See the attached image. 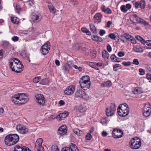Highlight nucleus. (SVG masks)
<instances>
[{"label": "nucleus", "mask_w": 151, "mask_h": 151, "mask_svg": "<svg viewBox=\"0 0 151 151\" xmlns=\"http://www.w3.org/2000/svg\"><path fill=\"white\" fill-rule=\"evenodd\" d=\"M140 7L142 9H144L145 6V1L143 0H141L139 2Z\"/></svg>", "instance_id": "obj_41"}, {"label": "nucleus", "mask_w": 151, "mask_h": 151, "mask_svg": "<svg viewBox=\"0 0 151 151\" xmlns=\"http://www.w3.org/2000/svg\"><path fill=\"white\" fill-rule=\"evenodd\" d=\"M124 36L125 37L126 39H129L131 37V36L128 34H124Z\"/></svg>", "instance_id": "obj_54"}, {"label": "nucleus", "mask_w": 151, "mask_h": 151, "mask_svg": "<svg viewBox=\"0 0 151 151\" xmlns=\"http://www.w3.org/2000/svg\"><path fill=\"white\" fill-rule=\"evenodd\" d=\"M117 112L119 115L123 117L127 116L129 113V112L127 111L126 113V111H124V110H122V109L119 108L117 109Z\"/></svg>", "instance_id": "obj_22"}, {"label": "nucleus", "mask_w": 151, "mask_h": 151, "mask_svg": "<svg viewBox=\"0 0 151 151\" xmlns=\"http://www.w3.org/2000/svg\"><path fill=\"white\" fill-rule=\"evenodd\" d=\"M132 91L134 94H140L142 93V88L139 87L133 88L132 89Z\"/></svg>", "instance_id": "obj_27"}, {"label": "nucleus", "mask_w": 151, "mask_h": 151, "mask_svg": "<svg viewBox=\"0 0 151 151\" xmlns=\"http://www.w3.org/2000/svg\"><path fill=\"white\" fill-rule=\"evenodd\" d=\"M92 39L93 40L99 42L103 41V39L101 37L98 36L96 35H93L92 38Z\"/></svg>", "instance_id": "obj_31"}, {"label": "nucleus", "mask_w": 151, "mask_h": 151, "mask_svg": "<svg viewBox=\"0 0 151 151\" xmlns=\"http://www.w3.org/2000/svg\"><path fill=\"white\" fill-rule=\"evenodd\" d=\"M67 131V128L65 125H63L58 129V133L59 134L64 135L66 134Z\"/></svg>", "instance_id": "obj_17"}, {"label": "nucleus", "mask_w": 151, "mask_h": 151, "mask_svg": "<svg viewBox=\"0 0 151 151\" xmlns=\"http://www.w3.org/2000/svg\"><path fill=\"white\" fill-rule=\"evenodd\" d=\"M16 128L17 131L22 134H27L28 131V128L27 127L22 124L18 125Z\"/></svg>", "instance_id": "obj_11"}, {"label": "nucleus", "mask_w": 151, "mask_h": 151, "mask_svg": "<svg viewBox=\"0 0 151 151\" xmlns=\"http://www.w3.org/2000/svg\"><path fill=\"white\" fill-rule=\"evenodd\" d=\"M48 3L49 4L48 7L50 12L53 14H55L56 12V9L51 2H49Z\"/></svg>", "instance_id": "obj_26"}, {"label": "nucleus", "mask_w": 151, "mask_h": 151, "mask_svg": "<svg viewBox=\"0 0 151 151\" xmlns=\"http://www.w3.org/2000/svg\"><path fill=\"white\" fill-rule=\"evenodd\" d=\"M86 139L88 140H90L92 138V135L90 133H88L86 135Z\"/></svg>", "instance_id": "obj_49"}, {"label": "nucleus", "mask_w": 151, "mask_h": 151, "mask_svg": "<svg viewBox=\"0 0 151 151\" xmlns=\"http://www.w3.org/2000/svg\"><path fill=\"white\" fill-rule=\"evenodd\" d=\"M51 151H59L58 147L56 146H52L51 147Z\"/></svg>", "instance_id": "obj_46"}, {"label": "nucleus", "mask_w": 151, "mask_h": 151, "mask_svg": "<svg viewBox=\"0 0 151 151\" xmlns=\"http://www.w3.org/2000/svg\"><path fill=\"white\" fill-rule=\"evenodd\" d=\"M116 106L114 103H112L109 108L106 109V113L108 116H111L113 115L116 109Z\"/></svg>", "instance_id": "obj_10"}, {"label": "nucleus", "mask_w": 151, "mask_h": 151, "mask_svg": "<svg viewBox=\"0 0 151 151\" xmlns=\"http://www.w3.org/2000/svg\"><path fill=\"white\" fill-rule=\"evenodd\" d=\"M50 47V42L49 41L47 42L42 46L40 49V51L41 52L43 55L47 54L49 52Z\"/></svg>", "instance_id": "obj_8"}, {"label": "nucleus", "mask_w": 151, "mask_h": 151, "mask_svg": "<svg viewBox=\"0 0 151 151\" xmlns=\"http://www.w3.org/2000/svg\"><path fill=\"white\" fill-rule=\"evenodd\" d=\"M19 38L17 36H13L12 38V40L14 42H16L18 40Z\"/></svg>", "instance_id": "obj_53"}, {"label": "nucleus", "mask_w": 151, "mask_h": 151, "mask_svg": "<svg viewBox=\"0 0 151 151\" xmlns=\"http://www.w3.org/2000/svg\"><path fill=\"white\" fill-rule=\"evenodd\" d=\"M73 66V63L72 61H70L64 65L63 69L64 71L68 73L69 70L72 68Z\"/></svg>", "instance_id": "obj_16"}, {"label": "nucleus", "mask_w": 151, "mask_h": 151, "mask_svg": "<svg viewBox=\"0 0 151 151\" xmlns=\"http://www.w3.org/2000/svg\"><path fill=\"white\" fill-rule=\"evenodd\" d=\"M118 108L122 109V110H124V111H126V113H127V111L129 112V108L126 103L120 104Z\"/></svg>", "instance_id": "obj_25"}, {"label": "nucleus", "mask_w": 151, "mask_h": 151, "mask_svg": "<svg viewBox=\"0 0 151 151\" xmlns=\"http://www.w3.org/2000/svg\"><path fill=\"white\" fill-rule=\"evenodd\" d=\"M94 17L96 20L99 21L98 22H100L102 17V15L100 13H97L94 15Z\"/></svg>", "instance_id": "obj_30"}, {"label": "nucleus", "mask_w": 151, "mask_h": 151, "mask_svg": "<svg viewBox=\"0 0 151 151\" xmlns=\"http://www.w3.org/2000/svg\"><path fill=\"white\" fill-rule=\"evenodd\" d=\"M49 81L47 79L45 78L42 79L40 83V84L44 85H46L48 84Z\"/></svg>", "instance_id": "obj_37"}, {"label": "nucleus", "mask_w": 151, "mask_h": 151, "mask_svg": "<svg viewBox=\"0 0 151 151\" xmlns=\"http://www.w3.org/2000/svg\"><path fill=\"white\" fill-rule=\"evenodd\" d=\"M28 96L23 93L15 94L11 98L12 102L18 105L24 104L28 101Z\"/></svg>", "instance_id": "obj_1"}, {"label": "nucleus", "mask_w": 151, "mask_h": 151, "mask_svg": "<svg viewBox=\"0 0 151 151\" xmlns=\"http://www.w3.org/2000/svg\"><path fill=\"white\" fill-rule=\"evenodd\" d=\"M41 15L39 14H33L31 16L32 20L33 22H40L41 20Z\"/></svg>", "instance_id": "obj_18"}, {"label": "nucleus", "mask_w": 151, "mask_h": 151, "mask_svg": "<svg viewBox=\"0 0 151 151\" xmlns=\"http://www.w3.org/2000/svg\"><path fill=\"white\" fill-rule=\"evenodd\" d=\"M74 47H75V50H78L80 49L81 47L79 45V44L78 43H76L75 44Z\"/></svg>", "instance_id": "obj_60"}, {"label": "nucleus", "mask_w": 151, "mask_h": 151, "mask_svg": "<svg viewBox=\"0 0 151 151\" xmlns=\"http://www.w3.org/2000/svg\"><path fill=\"white\" fill-rule=\"evenodd\" d=\"M80 86L84 90H86L90 88L91 86V82L79 83Z\"/></svg>", "instance_id": "obj_20"}, {"label": "nucleus", "mask_w": 151, "mask_h": 151, "mask_svg": "<svg viewBox=\"0 0 151 151\" xmlns=\"http://www.w3.org/2000/svg\"><path fill=\"white\" fill-rule=\"evenodd\" d=\"M139 71L140 72L139 74L140 75H143L145 73V70L142 68H140Z\"/></svg>", "instance_id": "obj_56"}, {"label": "nucleus", "mask_w": 151, "mask_h": 151, "mask_svg": "<svg viewBox=\"0 0 151 151\" xmlns=\"http://www.w3.org/2000/svg\"><path fill=\"white\" fill-rule=\"evenodd\" d=\"M122 64L125 66H127L130 65H131V63L130 62L124 61L122 63Z\"/></svg>", "instance_id": "obj_47"}, {"label": "nucleus", "mask_w": 151, "mask_h": 151, "mask_svg": "<svg viewBox=\"0 0 151 151\" xmlns=\"http://www.w3.org/2000/svg\"><path fill=\"white\" fill-rule=\"evenodd\" d=\"M89 65L90 67L98 70L102 69L105 66L103 63L100 62H90L89 63Z\"/></svg>", "instance_id": "obj_9"}, {"label": "nucleus", "mask_w": 151, "mask_h": 151, "mask_svg": "<svg viewBox=\"0 0 151 151\" xmlns=\"http://www.w3.org/2000/svg\"><path fill=\"white\" fill-rule=\"evenodd\" d=\"M134 5L136 9L138 8L139 7H140L139 3L138 2H135L134 4Z\"/></svg>", "instance_id": "obj_62"}, {"label": "nucleus", "mask_w": 151, "mask_h": 151, "mask_svg": "<svg viewBox=\"0 0 151 151\" xmlns=\"http://www.w3.org/2000/svg\"><path fill=\"white\" fill-rule=\"evenodd\" d=\"M73 132L78 136L82 135L84 134L83 132L78 128H75L73 129Z\"/></svg>", "instance_id": "obj_28"}, {"label": "nucleus", "mask_w": 151, "mask_h": 151, "mask_svg": "<svg viewBox=\"0 0 151 151\" xmlns=\"http://www.w3.org/2000/svg\"><path fill=\"white\" fill-rule=\"evenodd\" d=\"M132 63L136 65H138L139 64V62L138 60L137 59H134Z\"/></svg>", "instance_id": "obj_55"}, {"label": "nucleus", "mask_w": 151, "mask_h": 151, "mask_svg": "<svg viewBox=\"0 0 151 151\" xmlns=\"http://www.w3.org/2000/svg\"><path fill=\"white\" fill-rule=\"evenodd\" d=\"M120 8L122 12L124 13L126 12L127 11V9L126 6L125 5H122L121 6Z\"/></svg>", "instance_id": "obj_42"}, {"label": "nucleus", "mask_w": 151, "mask_h": 151, "mask_svg": "<svg viewBox=\"0 0 151 151\" xmlns=\"http://www.w3.org/2000/svg\"><path fill=\"white\" fill-rule=\"evenodd\" d=\"M68 115V112L66 111L60 114L57 116L56 118L59 120H61L62 118H65L67 117Z\"/></svg>", "instance_id": "obj_21"}, {"label": "nucleus", "mask_w": 151, "mask_h": 151, "mask_svg": "<svg viewBox=\"0 0 151 151\" xmlns=\"http://www.w3.org/2000/svg\"><path fill=\"white\" fill-rule=\"evenodd\" d=\"M109 121L108 118L104 117L102 118L101 120V122L103 124H107Z\"/></svg>", "instance_id": "obj_35"}, {"label": "nucleus", "mask_w": 151, "mask_h": 151, "mask_svg": "<svg viewBox=\"0 0 151 151\" xmlns=\"http://www.w3.org/2000/svg\"><path fill=\"white\" fill-rule=\"evenodd\" d=\"M1 43L3 46L5 48H7L8 47V45L9 44V42L6 40L2 41Z\"/></svg>", "instance_id": "obj_38"}, {"label": "nucleus", "mask_w": 151, "mask_h": 151, "mask_svg": "<svg viewBox=\"0 0 151 151\" xmlns=\"http://www.w3.org/2000/svg\"><path fill=\"white\" fill-rule=\"evenodd\" d=\"M151 113V105L150 103L145 104L143 109V114L145 117L149 116Z\"/></svg>", "instance_id": "obj_4"}, {"label": "nucleus", "mask_w": 151, "mask_h": 151, "mask_svg": "<svg viewBox=\"0 0 151 151\" xmlns=\"http://www.w3.org/2000/svg\"><path fill=\"white\" fill-rule=\"evenodd\" d=\"M19 137L17 134H10L5 138L4 142L7 145L11 146L16 144L19 141Z\"/></svg>", "instance_id": "obj_2"}, {"label": "nucleus", "mask_w": 151, "mask_h": 151, "mask_svg": "<svg viewBox=\"0 0 151 151\" xmlns=\"http://www.w3.org/2000/svg\"><path fill=\"white\" fill-rule=\"evenodd\" d=\"M24 146L20 147L19 145H17L15 146L14 148V151H23Z\"/></svg>", "instance_id": "obj_36"}, {"label": "nucleus", "mask_w": 151, "mask_h": 151, "mask_svg": "<svg viewBox=\"0 0 151 151\" xmlns=\"http://www.w3.org/2000/svg\"><path fill=\"white\" fill-rule=\"evenodd\" d=\"M105 33V30L103 29H101L99 31V34L101 36H103Z\"/></svg>", "instance_id": "obj_57"}, {"label": "nucleus", "mask_w": 151, "mask_h": 151, "mask_svg": "<svg viewBox=\"0 0 151 151\" xmlns=\"http://www.w3.org/2000/svg\"><path fill=\"white\" fill-rule=\"evenodd\" d=\"M75 90L74 86L70 85L68 86L64 91V93L67 95H70L73 94Z\"/></svg>", "instance_id": "obj_15"}, {"label": "nucleus", "mask_w": 151, "mask_h": 151, "mask_svg": "<svg viewBox=\"0 0 151 151\" xmlns=\"http://www.w3.org/2000/svg\"><path fill=\"white\" fill-rule=\"evenodd\" d=\"M16 64L13 67L12 70L17 73H20L23 70L24 66L20 61L19 60L17 62H16Z\"/></svg>", "instance_id": "obj_5"}, {"label": "nucleus", "mask_w": 151, "mask_h": 151, "mask_svg": "<svg viewBox=\"0 0 151 151\" xmlns=\"http://www.w3.org/2000/svg\"><path fill=\"white\" fill-rule=\"evenodd\" d=\"M11 22L15 24H18L19 22V19L17 17H12L11 18Z\"/></svg>", "instance_id": "obj_34"}, {"label": "nucleus", "mask_w": 151, "mask_h": 151, "mask_svg": "<svg viewBox=\"0 0 151 151\" xmlns=\"http://www.w3.org/2000/svg\"><path fill=\"white\" fill-rule=\"evenodd\" d=\"M102 57L104 59H108L109 58V54L106 50H104L102 53Z\"/></svg>", "instance_id": "obj_32"}, {"label": "nucleus", "mask_w": 151, "mask_h": 151, "mask_svg": "<svg viewBox=\"0 0 151 151\" xmlns=\"http://www.w3.org/2000/svg\"><path fill=\"white\" fill-rule=\"evenodd\" d=\"M104 12L108 14H111L112 13L111 10L109 8H107L105 10Z\"/></svg>", "instance_id": "obj_48"}, {"label": "nucleus", "mask_w": 151, "mask_h": 151, "mask_svg": "<svg viewBox=\"0 0 151 151\" xmlns=\"http://www.w3.org/2000/svg\"><path fill=\"white\" fill-rule=\"evenodd\" d=\"M112 135L114 138L118 139L122 137L124 135V134L122 130L115 128L112 131Z\"/></svg>", "instance_id": "obj_7"}, {"label": "nucleus", "mask_w": 151, "mask_h": 151, "mask_svg": "<svg viewBox=\"0 0 151 151\" xmlns=\"http://www.w3.org/2000/svg\"><path fill=\"white\" fill-rule=\"evenodd\" d=\"M75 108L77 109L78 111L81 113L85 112L87 110L86 106L82 105H79L78 108L75 106Z\"/></svg>", "instance_id": "obj_23"}, {"label": "nucleus", "mask_w": 151, "mask_h": 151, "mask_svg": "<svg viewBox=\"0 0 151 151\" xmlns=\"http://www.w3.org/2000/svg\"><path fill=\"white\" fill-rule=\"evenodd\" d=\"M146 78L148 80H150L149 82L151 83V75L150 74H147Z\"/></svg>", "instance_id": "obj_64"}, {"label": "nucleus", "mask_w": 151, "mask_h": 151, "mask_svg": "<svg viewBox=\"0 0 151 151\" xmlns=\"http://www.w3.org/2000/svg\"><path fill=\"white\" fill-rule=\"evenodd\" d=\"M91 30L93 33H96V27L93 24H90V25Z\"/></svg>", "instance_id": "obj_39"}, {"label": "nucleus", "mask_w": 151, "mask_h": 151, "mask_svg": "<svg viewBox=\"0 0 151 151\" xmlns=\"http://www.w3.org/2000/svg\"><path fill=\"white\" fill-rule=\"evenodd\" d=\"M111 85V83L110 81H107L104 83V85L105 86L110 87Z\"/></svg>", "instance_id": "obj_44"}, {"label": "nucleus", "mask_w": 151, "mask_h": 151, "mask_svg": "<svg viewBox=\"0 0 151 151\" xmlns=\"http://www.w3.org/2000/svg\"><path fill=\"white\" fill-rule=\"evenodd\" d=\"M36 101L39 104L42 106H44L45 102V99L42 94H38L35 96Z\"/></svg>", "instance_id": "obj_12"}, {"label": "nucleus", "mask_w": 151, "mask_h": 151, "mask_svg": "<svg viewBox=\"0 0 151 151\" xmlns=\"http://www.w3.org/2000/svg\"><path fill=\"white\" fill-rule=\"evenodd\" d=\"M30 6H33L34 4V1L33 0H29L27 1Z\"/></svg>", "instance_id": "obj_51"}, {"label": "nucleus", "mask_w": 151, "mask_h": 151, "mask_svg": "<svg viewBox=\"0 0 151 151\" xmlns=\"http://www.w3.org/2000/svg\"><path fill=\"white\" fill-rule=\"evenodd\" d=\"M19 60L15 58H11L9 62V64L10 68L12 70L13 67H14V65H15L16 64V62H17Z\"/></svg>", "instance_id": "obj_19"}, {"label": "nucleus", "mask_w": 151, "mask_h": 151, "mask_svg": "<svg viewBox=\"0 0 151 151\" xmlns=\"http://www.w3.org/2000/svg\"><path fill=\"white\" fill-rule=\"evenodd\" d=\"M70 3L73 5H75L78 4L77 0H70Z\"/></svg>", "instance_id": "obj_61"}, {"label": "nucleus", "mask_w": 151, "mask_h": 151, "mask_svg": "<svg viewBox=\"0 0 151 151\" xmlns=\"http://www.w3.org/2000/svg\"><path fill=\"white\" fill-rule=\"evenodd\" d=\"M133 49L134 51L137 52H142L143 50L142 48L140 47L139 46H136L134 47Z\"/></svg>", "instance_id": "obj_33"}, {"label": "nucleus", "mask_w": 151, "mask_h": 151, "mask_svg": "<svg viewBox=\"0 0 151 151\" xmlns=\"http://www.w3.org/2000/svg\"><path fill=\"white\" fill-rule=\"evenodd\" d=\"M107 50L109 52H111L112 50V48L111 46L109 45H108L107 46Z\"/></svg>", "instance_id": "obj_63"}, {"label": "nucleus", "mask_w": 151, "mask_h": 151, "mask_svg": "<svg viewBox=\"0 0 151 151\" xmlns=\"http://www.w3.org/2000/svg\"><path fill=\"white\" fill-rule=\"evenodd\" d=\"M132 17L134 22L136 23H139L141 22V19L138 17L136 14L132 15Z\"/></svg>", "instance_id": "obj_29"}, {"label": "nucleus", "mask_w": 151, "mask_h": 151, "mask_svg": "<svg viewBox=\"0 0 151 151\" xmlns=\"http://www.w3.org/2000/svg\"><path fill=\"white\" fill-rule=\"evenodd\" d=\"M16 9L17 12L18 14H19V12L21 11V9L20 6L18 4H17L16 6Z\"/></svg>", "instance_id": "obj_45"}, {"label": "nucleus", "mask_w": 151, "mask_h": 151, "mask_svg": "<svg viewBox=\"0 0 151 151\" xmlns=\"http://www.w3.org/2000/svg\"><path fill=\"white\" fill-rule=\"evenodd\" d=\"M108 37H110L111 39H112L115 40V35L113 33H110V34Z\"/></svg>", "instance_id": "obj_58"}, {"label": "nucleus", "mask_w": 151, "mask_h": 151, "mask_svg": "<svg viewBox=\"0 0 151 151\" xmlns=\"http://www.w3.org/2000/svg\"><path fill=\"white\" fill-rule=\"evenodd\" d=\"M87 96V94L82 90H77L75 93V96L76 98L86 99Z\"/></svg>", "instance_id": "obj_14"}, {"label": "nucleus", "mask_w": 151, "mask_h": 151, "mask_svg": "<svg viewBox=\"0 0 151 151\" xmlns=\"http://www.w3.org/2000/svg\"><path fill=\"white\" fill-rule=\"evenodd\" d=\"M141 144L140 139L137 137L132 138L129 142L130 147L133 149H139L141 146Z\"/></svg>", "instance_id": "obj_3"}, {"label": "nucleus", "mask_w": 151, "mask_h": 151, "mask_svg": "<svg viewBox=\"0 0 151 151\" xmlns=\"http://www.w3.org/2000/svg\"><path fill=\"white\" fill-rule=\"evenodd\" d=\"M146 45L147 46V49H151V40H147Z\"/></svg>", "instance_id": "obj_43"}, {"label": "nucleus", "mask_w": 151, "mask_h": 151, "mask_svg": "<svg viewBox=\"0 0 151 151\" xmlns=\"http://www.w3.org/2000/svg\"><path fill=\"white\" fill-rule=\"evenodd\" d=\"M90 82V77L88 76H85L82 77L79 80V83Z\"/></svg>", "instance_id": "obj_24"}, {"label": "nucleus", "mask_w": 151, "mask_h": 151, "mask_svg": "<svg viewBox=\"0 0 151 151\" xmlns=\"http://www.w3.org/2000/svg\"><path fill=\"white\" fill-rule=\"evenodd\" d=\"M43 139L42 138L37 139L36 142L35 150V151H45L42 145Z\"/></svg>", "instance_id": "obj_6"}, {"label": "nucleus", "mask_w": 151, "mask_h": 151, "mask_svg": "<svg viewBox=\"0 0 151 151\" xmlns=\"http://www.w3.org/2000/svg\"><path fill=\"white\" fill-rule=\"evenodd\" d=\"M61 151H79L75 144L71 143L68 146L63 148Z\"/></svg>", "instance_id": "obj_13"}, {"label": "nucleus", "mask_w": 151, "mask_h": 151, "mask_svg": "<svg viewBox=\"0 0 151 151\" xmlns=\"http://www.w3.org/2000/svg\"><path fill=\"white\" fill-rule=\"evenodd\" d=\"M41 78L40 76L36 77L33 80V82L35 83H38L41 80Z\"/></svg>", "instance_id": "obj_40"}, {"label": "nucleus", "mask_w": 151, "mask_h": 151, "mask_svg": "<svg viewBox=\"0 0 151 151\" xmlns=\"http://www.w3.org/2000/svg\"><path fill=\"white\" fill-rule=\"evenodd\" d=\"M118 55L119 57H122L124 55V52L120 51L118 53Z\"/></svg>", "instance_id": "obj_59"}, {"label": "nucleus", "mask_w": 151, "mask_h": 151, "mask_svg": "<svg viewBox=\"0 0 151 151\" xmlns=\"http://www.w3.org/2000/svg\"><path fill=\"white\" fill-rule=\"evenodd\" d=\"M110 58L111 60L113 62H115L116 58V56L112 54L111 55L110 57Z\"/></svg>", "instance_id": "obj_50"}, {"label": "nucleus", "mask_w": 151, "mask_h": 151, "mask_svg": "<svg viewBox=\"0 0 151 151\" xmlns=\"http://www.w3.org/2000/svg\"><path fill=\"white\" fill-rule=\"evenodd\" d=\"M121 65H119V64H116L114 65L113 66V69L114 71H116L118 70L117 68L119 67Z\"/></svg>", "instance_id": "obj_52"}]
</instances>
